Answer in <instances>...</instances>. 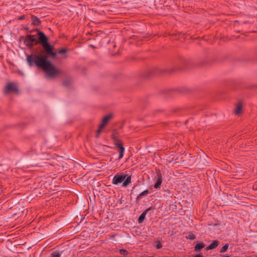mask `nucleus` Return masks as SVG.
<instances>
[{"instance_id": "f257e3e1", "label": "nucleus", "mask_w": 257, "mask_h": 257, "mask_svg": "<svg viewBox=\"0 0 257 257\" xmlns=\"http://www.w3.org/2000/svg\"><path fill=\"white\" fill-rule=\"evenodd\" d=\"M37 32V35H27L24 40V44L28 48H32L35 45H41L43 53H34L26 55V61L30 67H37L41 68L49 77H53L60 74L61 70L57 69L49 60L50 58L55 59L57 57V53L55 51L54 46L49 41V38L46 34L39 29H35L29 31L30 33Z\"/></svg>"}, {"instance_id": "f03ea898", "label": "nucleus", "mask_w": 257, "mask_h": 257, "mask_svg": "<svg viewBox=\"0 0 257 257\" xmlns=\"http://www.w3.org/2000/svg\"><path fill=\"white\" fill-rule=\"evenodd\" d=\"M203 89L201 86L194 87H179L176 88H165L161 89L158 94L164 96L177 95H198L201 94Z\"/></svg>"}, {"instance_id": "7ed1b4c3", "label": "nucleus", "mask_w": 257, "mask_h": 257, "mask_svg": "<svg viewBox=\"0 0 257 257\" xmlns=\"http://www.w3.org/2000/svg\"><path fill=\"white\" fill-rule=\"evenodd\" d=\"M194 61L183 56H179L171 64L167 65L165 69L166 74H172L180 71L194 68Z\"/></svg>"}, {"instance_id": "20e7f679", "label": "nucleus", "mask_w": 257, "mask_h": 257, "mask_svg": "<svg viewBox=\"0 0 257 257\" xmlns=\"http://www.w3.org/2000/svg\"><path fill=\"white\" fill-rule=\"evenodd\" d=\"M131 175H127L122 172L116 174L112 179V184L118 185L122 183V186L124 187H127L131 183Z\"/></svg>"}, {"instance_id": "39448f33", "label": "nucleus", "mask_w": 257, "mask_h": 257, "mask_svg": "<svg viewBox=\"0 0 257 257\" xmlns=\"http://www.w3.org/2000/svg\"><path fill=\"white\" fill-rule=\"evenodd\" d=\"M166 74L165 67H154L152 68L142 74V77L144 79H148L154 76L163 75Z\"/></svg>"}, {"instance_id": "423d86ee", "label": "nucleus", "mask_w": 257, "mask_h": 257, "mask_svg": "<svg viewBox=\"0 0 257 257\" xmlns=\"http://www.w3.org/2000/svg\"><path fill=\"white\" fill-rule=\"evenodd\" d=\"M113 114L112 113H109L105 115L102 119L101 122L100 124L98 129L96 131L95 134V137L98 138L100 136V134L101 133L102 130L105 127L109 121L112 118Z\"/></svg>"}, {"instance_id": "0eeeda50", "label": "nucleus", "mask_w": 257, "mask_h": 257, "mask_svg": "<svg viewBox=\"0 0 257 257\" xmlns=\"http://www.w3.org/2000/svg\"><path fill=\"white\" fill-rule=\"evenodd\" d=\"M4 93L6 94H9L10 93L19 94V89L16 83L10 82L8 83L4 89Z\"/></svg>"}, {"instance_id": "6e6552de", "label": "nucleus", "mask_w": 257, "mask_h": 257, "mask_svg": "<svg viewBox=\"0 0 257 257\" xmlns=\"http://www.w3.org/2000/svg\"><path fill=\"white\" fill-rule=\"evenodd\" d=\"M114 145L118 149L119 156L118 159H121L123 156L124 147L123 146L122 141L118 138L112 140Z\"/></svg>"}, {"instance_id": "1a4fd4ad", "label": "nucleus", "mask_w": 257, "mask_h": 257, "mask_svg": "<svg viewBox=\"0 0 257 257\" xmlns=\"http://www.w3.org/2000/svg\"><path fill=\"white\" fill-rule=\"evenodd\" d=\"M194 61V66L195 67H203L208 65L210 60L208 56H205L203 59L198 60Z\"/></svg>"}, {"instance_id": "9d476101", "label": "nucleus", "mask_w": 257, "mask_h": 257, "mask_svg": "<svg viewBox=\"0 0 257 257\" xmlns=\"http://www.w3.org/2000/svg\"><path fill=\"white\" fill-rule=\"evenodd\" d=\"M243 103L242 100H239L235 105L234 113L236 115H239L242 113Z\"/></svg>"}, {"instance_id": "9b49d317", "label": "nucleus", "mask_w": 257, "mask_h": 257, "mask_svg": "<svg viewBox=\"0 0 257 257\" xmlns=\"http://www.w3.org/2000/svg\"><path fill=\"white\" fill-rule=\"evenodd\" d=\"M156 174H157V180L155 183V184L154 185V187L155 189H157L158 188H160L162 182V179H163V176L161 174V171L158 170L156 171Z\"/></svg>"}, {"instance_id": "f8f14e48", "label": "nucleus", "mask_w": 257, "mask_h": 257, "mask_svg": "<svg viewBox=\"0 0 257 257\" xmlns=\"http://www.w3.org/2000/svg\"><path fill=\"white\" fill-rule=\"evenodd\" d=\"M153 209H154V207L152 206H151V207L148 208L145 210H144L138 218V223H142L143 222V221L145 220L146 215L147 213L148 212V211H149Z\"/></svg>"}, {"instance_id": "ddd939ff", "label": "nucleus", "mask_w": 257, "mask_h": 257, "mask_svg": "<svg viewBox=\"0 0 257 257\" xmlns=\"http://www.w3.org/2000/svg\"><path fill=\"white\" fill-rule=\"evenodd\" d=\"M31 20H32V24L34 26H39L41 24V21L40 20V19L34 15L31 16Z\"/></svg>"}, {"instance_id": "4468645a", "label": "nucleus", "mask_w": 257, "mask_h": 257, "mask_svg": "<svg viewBox=\"0 0 257 257\" xmlns=\"http://www.w3.org/2000/svg\"><path fill=\"white\" fill-rule=\"evenodd\" d=\"M205 246L204 244L200 241H197L196 242V245L194 247V250L196 252L200 251Z\"/></svg>"}, {"instance_id": "2eb2a0df", "label": "nucleus", "mask_w": 257, "mask_h": 257, "mask_svg": "<svg viewBox=\"0 0 257 257\" xmlns=\"http://www.w3.org/2000/svg\"><path fill=\"white\" fill-rule=\"evenodd\" d=\"M149 194V191L146 190L141 192L136 198V203L138 204L140 198L143 196H146Z\"/></svg>"}, {"instance_id": "dca6fc26", "label": "nucleus", "mask_w": 257, "mask_h": 257, "mask_svg": "<svg viewBox=\"0 0 257 257\" xmlns=\"http://www.w3.org/2000/svg\"><path fill=\"white\" fill-rule=\"evenodd\" d=\"M72 83V81L70 78H66L63 81V85L66 87L70 86Z\"/></svg>"}, {"instance_id": "f3484780", "label": "nucleus", "mask_w": 257, "mask_h": 257, "mask_svg": "<svg viewBox=\"0 0 257 257\" xmlns=\"http://www.w3.org/2000/svg\"><path fill=\"white\" fill-rule=\"evenodd\" d=\"M67 50L65 48H62L58 50V53L61 54H65V55L63 57L64 58H66L68 57L66 53H67Z\"/></svg>"}, {"instance_id": "a211bd4d", "label": "nucleus", "mask_w": 257, "mask_h": 257, "mask_svg": "<svg viewBox=\"0 0 257 257\" xmlns=\"http://www.w3.org/2000/svg\"><path fill=\"white\" fill-rule=\"evenodd\" d=\"M219 243V242L217 240H213L212 243H211L209 245L211 246L212 249L215 248L217 247Z\"/></svg>"}, {"instance_id": "6ab92c4d", "label": "nucleus", "mask_w": 257, "mask_h": 257, "mask_svg": "<svg viewBox=\"0 0 257 257\" xmlns=\"http://www.w3.org/2000/svg\"><path fill=\"white\" fill-rule=\"evenodd\" d=\"M229 246L228 244L226 243L220 249V252L223 253L225 252L228 249Z\"/></svg>"}, {"instance_id": "aec40b11", "label": "nucleus", "mask_w": 257, "mask_h": 257, "mask_svg": "<svg viewBox=\"0 0 257 257\" xmlns=\"http://www.w3.org/2000/svg\"><path fill=\"white\" fill-rule=\"evenodd\" d=\"M195 237L196 236H195V235L191 232L189 233L188 235L186 236V238L190 240H194L195 238Z\"/></svg>"}, {"instance_id": "412c9836", "label": "nucleus", "mask_w": 257, "mask_h": 257, "mask_svg": "<svg viewBox=\"0 0 257 257\" xmlns=\"http://www.w3.org/2000/svg\"><path fill=\"white\" fill-rule=\"evenodd\" d=\"M51 257H61V254L58 251H55L51 254Z\"/></svg>"}, {"instance_id": "4be33fe9", "label": "nucleus", "mask_w": 257, "mask_h": 257, "mask_svg": "<svg viewBox=\"0 0 257 257\" xmlns=\"http://www.w3.org/2000/svg\"><path fill=\"white\" fill-rule=\"evenodd\" d=\"M224 91L222 89H219L216 91L215 92V95H223Z\"/></svg>"}, {"instance_id": "5701e85b", "label": "nucleus", "mask_w": 257, "mask_h": 257, "mask_svg": "<svg viewBox=\"0 0 257 257\" xmlns=\"http://www.w3.org/2000/svg\"><path fill=\"white\" fill-rule=\"evenodd\" d=\"M119 252L121 254L124 255H127L128 254V251L124 249H120L119 250Z\"/></svg>"}, {"instance_id": "b1692460", "label": "nucleus", "mask_w": 257, "mask_h": 257, "mask_svg": "<svg viewBox=\"0 0 257 257\" xmlns=\"http://www.w3.org/2000/svg\"><path fill=\"white\" fill-rule=\"evenodd\" d=\"M157 244L156 245V247L157 249H160L162 247V245L160 241H157L156 242Z\"/></svg>"}, {"instance_id": "393cba45", "label": "nucleus", "mask_w": 257, "mask_h": 257, "mask_svg": "<svg viewBox=\"0 0 257 257\" xmlns=\"http://www.w3.org/2000/svg\"><path fill=\"white\" fill-rule=\"evenodd\" d=\"M193 257H204L202 253H199L197 254H196L195 256Z\"/></svg>"}, {"instance_id": "a878e982", "label": "nucleus", "mask_w": 257, "mask_h": 257, "mask_svg": "<svg viewBox=\"0 0 257 257\" xmlns=\"http://www.w3.org/2000/svg\"><path fill=\"white\" fill-rule=\"evenodd\" d=\"M117 136L114 134L113 133L112 135H111V139L112 140H114V139H116L117 138Z\"/></svg>"}, {"instance_id": "bb28decb", "label": "nucleus", "mask_w": 257, "mask_h": 257, "mask_svg": "<svg viewBox=\"0 0 257 257\" xmlns=\"http://www.w3.org/2000/svg\"><path fill=\"white\" fill-rule=\"evenodd\" d=\"M25 19V15H23V16H21V17H20L18 19V20H24Z\"/></svg>"}, {"instance_id": "cd10ccee", "label": "nucleus", "mask_w": 257, "mask_h": 257, "mask_svg": "<svg viewBox=\"0 0 257 257\" xmlns=\"http://www.w3.org/2000/svg\"><path fill=\"white\" fill-rule=\"evenodd\" d=\"M212 249L211 247V246L210 245H209L207 247H206V248H205V250H211Z\"/></svg>"}, {"instance_id": "c85d7f7f", "label": "nucleus", "mask_w": 257, "mask_h": 257, "mask_svg": "<svg viewBox=\"0 0 257 257\" xmlns=\"http://www.w3.org/2000/svg\"><path fill=\"white\" fill-rule=\"evenodd\" d=\"M24 29L25 30H26V31H28V32H29L30 30H29V27H25V28H24Z\"/></svg>"}, {"instance_id": "c756f323", "label": "nucleus", "mask_w": 257, "mask_h": 257, "mask_svg": "<svg viewBox=\"0 0 257 257\" xmlns=\"http://www.w3.org/2000/svg\"><path fill=\"white\" fill-rule=\"evenodd\" d=\"M222 257H230L229 255L226 254L222 255Z\"/></svg>"}, {"instance_id": "7c9ffc66", "label": "nucleus", "mask_w": 257, "mask_h": 257, "mask_svg": "<svg viewBox=\"0 0 257 257\" xmlns=\"http://www.w3.org/2000/svg\"><path fill=\"white\" fill-rule=\"evenodd\" d=\"M21 38L23 39V38H24V37H23V36H22V37H21Z\"/></svg>"}]
</instances>
